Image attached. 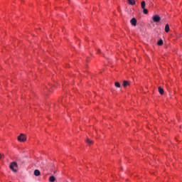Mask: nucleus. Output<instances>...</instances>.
I'll use <instances>...</instances> for the list:
<instances>
[{
	"instance_id": "1",
	"label": "nucleus",
	"mask_w": 182,
	"mask_h": 182,
	"mask_svg": "<svg viewBox=\"0 0 182 182\" xmlns=\"http://www.w3.org/2000/svg\"><path fill=\"white\" fill-rule=\"evenodd\" d=\"M10 168L12 170V171H14V173H16L18 171V164L16 162H12L10 164Z\"/></svg>"
},
{
	"instance_id": "6",
	"label": "nucleus",
	"mask_w": 182,
	"mask_h": 182,
	"mask_svg": "<svg viewBox=\"0 0 182 182\" xmlns=\"http://www.w3.org/2000/svg\"><path fill=\"white\" fill-rule=\"evenodd\" d=\"M158 91L159 92L160 95H164V90L161 87H158Z\"/></svg>"
},
{
	"instance_id": "7",
	"label": "nucleus",
	"mask_w": 182,
	"mask_h": 182,
	"mask_svg": "<svg viewBox=\"0 0 182 182\" xmlns=\"http://www.w3.org/2000/svg\"><path fill=\"white\" fill-rule=\"evenodd\" d=\"M141 9H146V1H141Z\"/></svg>"
},
{
	"instance_id": "11",
	"label": "nucleus",
	"mask_w": 182,
	"mask_h": 182,
	"mask_svg": "<svg viewBox=\"0 0 182 182\" xmlns=\"http://www.w3.org/2000/svg\"><path fill=\"white\" fill-rule=\"evenodd\" d=\"M55 180H56V178H55V176H51L49 178V181L50 182H54Z\"/></svg>"
},
{
	"instance_id": "3",
	"label": "nucleus",
	"mask_w": 182,
	"mask_h": 182,
	"mask_svg": "<svg viewBox=\"0 0 182 182\" xmlns=\"http://www.w3.org/2000/svg\"><path fill=\"white\" fill-rule=\"evenodd\" d=\"M152 19L154 21V22H160V21H161V18L159 16V15H154L152 17Z\"/></svg>"
},
{
	"instance_id": "12",
	"label": "nucleus",
	"mask_w": 182,
	"mask_h": 182,
	"mask_svg": "<svg viewBox=\"0 0 182 182\" xmlns=\"http://www.w3.org/2000/svg\"><path fill=\"white\" fill-rule=\"evenodd\" d=\"M86 143H87V144H93V141H91L90 139H87Z\"/></svg>"
},
{
	"instance_id": "4",
	"label": "nucleus",
	"mask_w": 182,
	"mask_h": 182,
	"mask_svg": "<svg viewBox=\"0 0 182 182\" xmlns=\"http://www.w3.org/2000/svg\"><path fill=\"white\" fill-rule=\"evenodd\" d=\"M130 22L133 26H136L137 25V20L135 18H132Z\"/></svg>"
},
{
	"instance_id": "9",
	"label": "nucleus",
	"mask_w": 182,
	"mask_h": 182,
	"mask_svg": "<svg viewBox=\"0 0 182 182\" xmlns=\"http://www.w3.org/2000/svg\"><path fill=\"white\" fill-rule=\"evenodd\" d=\"M165 32L166 33L170 32V26H168V24H166L165 26Z\"/></svg>"
},
{
	"instance_id": "18",
	"label": "nucleus",
	"mask_w": 182,
	"mask_h": 182,
	"mask_svg": "<svg viewBox=\"0 0 182 182\" xmlns=\"http://www.w3.org/2000/svg\"><path fill=\"white\" fill-rule=\"evenodd\" d=\"M11 182V181H10Z\"/></svg>"
},
{
	"instance_id": "13",
	"label": "nucleus",
	"mask_w": 182,
	"mask_h": 182,
	"mask_svg": "<svg viewBox=\"0 0 182 182\" xmlns=\"http://www.w3.org/2000/svg\"><path fill=\"white\" fill-rule=\"evenodd\" d=\"M114 86H115V87H121L120 82H116L114 83Z\"/></svg>"
},
{
	"instance_id": "17",
	"label": "nucleus",
	"mask_w": 182,
	"mask_h": 182,
	"mask_svg": "<svg viewBox=\"0 0 182 182\" xmlns=\"http://www.w3.org/2000/svg\"><path fill=\"white\" fill-rule=\"evenodd\" d=\"M97 50H98L99 53H100V49H98Z\"/></svg>"
},
{
	"instance_id": "8",
	"label": "nucleus",
	"mask_w": 182,
	"mask_h": 182,
	"mask_svg": "<svg viewBox=\"0 0 182 182\" xmlns=\"http://www.w3.org/2000/svg\"><path fill=\"white\" fill-rule=\"evenodd\" d=\"M34 176H41V171L39 170H38V169H36L34 171Z\"/></svg>"
},
{
	"instance_id": "5",
	"label": "nucleus",
	"mask_w": 182,
	"mask_h": 182,
	"mask_svg": "<svg viewBox=\"0 0 182 182\" xmlns=\"http://www.w3.org/2000/svg\"><path fill=\"white\" fill-rule=\"evenodd\" d=\"M127 86H130V81L124 80L123 81V87H127Z\"/></svg>"
},
{
	"instance_id": "2",
	"label": "nucleus",
	"mask_w": 182,
	"mask_h": 182,
	"mask_svg": "<svg viewBox=\"0 0 182 182\" xmlns=\"http://www.w3.org/2000/svg\"><path fill=\"white\" fill-rule=\"evenodd\" d=\"M18 141H26V135L23 134H21L18 136Z\"/></svg>"
},
{
	"instance_id": "14",
	"label": "nucleus",
	"mask_w": 182,
	"mask_h": 182,
	"mask_svg": "<svg viewBox=\"0 0 182 182\" xmlns=\"http://www.w3.org/2000/svg\"><path fill=\"white\" fill-rule=\"evenodd\" d=\"M142 9L144 15H147V14H149V11L147 10V9Z\"/></svg>"
},
{
	"instance_id": "16",
	"label": "nucleus",
	"mask_w": 182,
	"mask_h": 182,
	"mask_svg": "<svg viewBox=\"0 0 182 182\" xmlns=\"http://www.w3.org/2000/svg\"><path fill=\"white\" fill-rule=\"evenodd\" d=\"M2 159V155H1V154H0V159Z\"/></svg>"
},
{
	"instance_id": "10",
	"label": "nucleus",
	"mask_w": 182,
	"mask_h": 182,
	"mask_svg": "<svg viewBox=\"0 0 182 182\" xmlns=\"http://www.w3.org/2000/svg\"><path fill=\"white\" fill-rule=\"evenodd\" d=\"M128 4H129V5H136V1H134V0H128Z\"/></svg>"
},
{
	"instance_id": "15",
	"label": "nucleus",
	"mask_w": 182,
	"mask_h": 182,
	"mask_svg": "<svg viewBox=\"0 0 182 182\" xmlns=\"http://www.w3.org/2000/svg\"><path fill=\"white\" fill-rule=\"evenodd\" d=\"M158 45H159V46H161L162 45H163V40H159V41H158Z\"/></svg>"
}]
</instances>
